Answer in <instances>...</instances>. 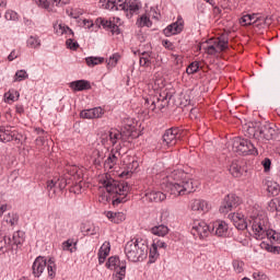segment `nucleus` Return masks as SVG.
<instances>
[{
	"mask_svg": "<svg viewBox=\"0 0 280 280\" xmlns=\"http://www.w3.org/2000/svg\"><path fill=\"white\" fill-rule=\"evenodd\" d=\"M166 189L171 191L173 196H185L187 194H194L200 182L189 177V174L183 170H174L166 176Z\"/></svg>",
	"mask_w": 280,
	"mask_h": 280,
	"instance_id": "nucleus-1",
	"label": "nucleus"
},
{
	"mask_svg": "<svg viewBox=\"0 0 280 280\" xmlns=\"http://www.w3.org/2000/svg\"><path fill=\"white\" fill-rule=\"evenodd\" d=\"M246 220L249 226H252L256 240H265L270 229V222L268 221L266 211L259 205L252 206L247 210Z\"/></svg>",
	"mask_w": 280,
	"mask_h": 280,
	"instance_id": "nucleus-2",
	"label": "nucleus"
},
{
	"mask_svg": "<svg viewBox=\"0 0 280 280\" xmlns=\"http://www.w3.org/2000/svg\"><path fill=\"white\" fill-rule=\"evenodd\" d=\"M136 130L137 127L135 126V121L127 118L124 120L122 130L119 131L117 129H110L102 136V143L105 145V148H108V145L115 148L117 143H130V139H135Z\"/></svg>",
	"mask_w": 280,
	"mask_h": 280,
	"instance_id": "nucleus-3",
	"label": "nucleus"
},
{
	"mask_svg": "<svg viewBox=\"0 0 280 280\" xmlns=\"http://www.w3.org/2000/svg\"><path fill=\"white\" fill-rule=\"evenodd\" d=\"M102 185L108 194L116 195V198L113 200L114 207L121 205V202H128V192L130 191L128 183L115 180L109 175H105V178L102 180Z\"/></svg>",
	"mask_w": 280,
	"mask_h": 280,
	"instance_id": "nucleus-4",
	"label": "nucleus"
},
{
	"mask_svg": "<svg viewBox=\"0 0 280 280\" xmlns=\"http://www.w3.org/2000/svg\"><path fill=\"white\" fill-rule=\"evenodd\" d=\"M125 254L129 261H143L148 257V244L141 238L131 240L125 245Z\"/></svg>",
	"mask_w": 280,
	"mask_h": 280,
	"instance_id": "nucleus-5",
	"label": "nucleus"
},
{
	"mask_svg": "<svg viewBox=\"0 0 280 280\" xmlns=\"http://www.w3.org/2000/svg\"><path fill=\"white\" fill-rule=\"evenodd\" d=\"M201 49H203L205 54H208V56H219V54L229 49V34H222L206 40L201 45Z\"/></svg>",
	"mask_w": 280,
	"mask_h": 280,
	"instance_id": "nucleus-6",
	"label": "nucleus"
},
{
	"mask_svg": "<svg viewBox=\"0 0 280 280\" xmlns=\"http://www.w3.org/2000/svg\"><path fill=\"white\" fill-rule=\"evenodd\" d=\"M47 267L48 277L54 279L56 277V261L54 259H45L43 256H38L35 261L33 262V275L34 277H40Z\"/></svg>",
	"mask_w": 280,
	"mask_h": 280,
	"instance_id": "nucleus-7",
	"label": "nucleus"
},
{
	"mask_svg": "<svg viewBox=\"0 0 280 280\" xmlns=\"http://www.w3.org/2000/svg\"><path fill=\"white\" fill-rule=\"evenodd\" d=\"M108 270H114L113 279L114 280H124L126 279V260H120L117 256H112L105 264Z\"/></svg>",
	"mask_w": 280,
	"mask_h": 280,
	"instance_id": "nucleus-8",
	"label": "nucleus"
},
{
	"mask_svg": "<svg viewBox=\"0 0 280 280\" xmlns=\"http://www.w3.org/2000/svg\"><path fill=\"white\" fill-rule=\"evenodd\" d=\"M233 150L234 152H237V154H243L244 156H248V154H257L255 144H253L250 140L244 138H236L234 140Z\"/></svg>",
	"mask_w": 280,
	"mask_h": 280,
	"instance_id": "nucleus-9",
	"label": "nucleus"
},
{
	"mask_svg": "<svg viewBox=\"0 0 280 280\" xmlns=\"http://www.w3.org/2000/svg\"><path fill=\"white\" fill-rule=\"evenodd\" d=\"M73 183L71 180V177L67 175L60 176L58 179H51L47 182V190L50 198H54L56 196V189H59V191H62L67 187V185H71Z\"/></svg>",
	"mask_w": 280,
	"mask_h": 280,
	"instance_id": "nucleus-10",
	"label": "nucleus"
},
{
	"mask_svg": "<svg viewBox=\"0 0 280 280\" xmlns=\"http://www.w3.org/2000/svg\"><path fill=\"white\" fill-rule=\"evenodd\" d=\"M21 139H23V135L19 133V131L14 129V127H10V126L0 127L1 143H10V141H15V143H21Z\"/></svg>",
	"mask_w": 280,
	"mask_h": 280,
	"instance_id": "nucleus-11",
	"label": "nucleus"
},
{
	"mask_svg": "<svg viewBox=\"0 0 280 280\" xmlns=\"http://www.w3.org/2000/svg\"><path fill=\"white\" fill-rule=\"evenodd\" d=\"M266 237L269 240V243L266 242H261L260 243V248H262V250H267V253H272L273 255H280V246H275V242H279L280 240V234L277 233L273 230H267V234Z\"/></svg>",
	"mask_w": 280,
	"mask_h": 280,
	"instance_id": "nucleus-12",
	"label": "nucleus"
},
{
	"mask_svg": "<svg viewBox=\"0 0 280 280\" xmlns=\"http://www.w3.org/2000/svg\"><path fill=\"white\" fill-rule=\"evenodd\" d=\"M190 233L194 235V237L205 240V237H209V233H211V225L207 224V222L202 220H196L192 222Z\"/></svg>",
	"mask_w": 280,
	"mask_h": 280,
	"instance_id": "nucleus-13",
	"label": "nucleus"
},
{
	"mask_svg": "<svg viewBox=\"0 0 280 280\" xmlns=\"http://www.w3.org/2000/svg\"><path fill=\"white\" fill-rule=\"evenodd\" d=\"M240 206V197L236 195L230 194L224 197L221 207L219 209L220 213H229L233 209Z\"/></svg>",
	"mask_w": 280,
	"mask_h": 280,
	"instance_id": "nucleus-14",
	"label": "nucleus"
},
{
	"mask_svg": "<svg viewBox=\"0 0 280 280\" xmlns=\"http://www.w3.org/2000/svg\"><path fill=\"white\" fill-rule=\"evenodd\" d=\"M162 139L164 145L172 148V145H174L178 141V139H180V129L178 127H172L167 129L164 132Z\"/></svg>",
	"mask_w": 280,
	"mask_h": 280,
	"instance_id": "nucleus-15",
	"label": "nucleus"
},
{
	"mask_svg": "<svg viewBox=\"0 0 280 280\" xmlns=\"http://www.w3.org/2000/svg\"><path fill=\"white\" fill-rule=\"evenodd\" d=\"M116 147L112 149L107 160L104 163L105 170H113L117 162L119 161V156H121V142L115 144Z\"/></svg>",
	"mask_w": 280,
	"mask_h": 280,
	"instance_id": "nucleus-16",
	"label": "nucleus"
},
{
	"mask_svg": "<svg viewBox=\"0 0 280 280\" xmlns=\"http://www.w3.org/2000/svg\"><path fill=\"white\" fill-rule=\"evenodd\" d=\"M275 135H277V131L270 125L258 127L255 133L258 141H271V139H275Z\"/></svg>",
	"mask_w": 280,
	"mask_h": 280,
	"instance_id": "nucleus-17",
	"label": "nucleus"
},
{
	"mask_svg": "<svg viewBox=\"0 0 280 280\" xmlns=\"http://www.w3.org/2000/svg\"><path fill=\"white\" fill-rule=\"evenodd\" d=\"M100 4L105 10H126L128 5V0H100Z\"/></svg>",
	"mask_w": 280,
	"mask_h": 280,
	"instance_id": "nucleus-18",
	"label": "nucleus"
},
{
	"mask_svg": "<svg viewBox=\"0 0 280 280\" xmlns=\"http://www.w3.org/2000/svg\"><path fill=\"white\" fill-rule=\"evenodd\" d=\"M210 233L217 237H226L229 235V224L224 221H215L211 224Z\"/></svg>",
	"mask_w": 280,
	"mask_h": 280,
	"instance_id": "nucleus-19",
	"label": "nucleus"
},
{
	"mask_svg": "<svg viewBox=\"0 0 280 280\" xmlns=\"http://www.w3.org/2000/svg\"><path fill=\"white\" fill-rule=\"evenodd\" d=\"M191 211H197L198 213H209L211 210V205L205 199H192L190 201Z\"/></svg>",
	"mask_w": 280,
	"mask_h": 280,
	"instance_id": "nucleus-20",
	"label": "nucleus"
},
{
	"mask_svg": "<svg viewBox=\"0 0 280 280\" xmlns=\"http://www.w3.org/2000/svg\"><path fill=\"white\" fill-rule=\"evenodd\" d=\"M185 27V22L183 18H178L175 23H172L166 28H164L163 34L166 36H174L176 34H180Z\"/></svg>",
	"mask_w": 280,
	"mask_h": 280,
	"instance_id": "nucleus-21",
	"label": "nucleus"
},
{
	"mask_svg": "<svg viewBox=\"0 0 280 280\" xmlns=\"http://www.w3.org/2000/svg\"><path fill=\"white\" fill-rule=\"evenodd\" d=\"M272 16L255 13L254 27H258V30H266V27H270V25H272Z\"/></svg>",
	"mask_w": 280,
	"mask_h": 280,
	"instance_id": "nucleus-22",
	"label": "nucleus"
},
{
	"mask_svg": "<svg viewBox=\"0 0 280 280\" xmlns=\"http://www.w3.org/2000/svg\"><path fill=\"white\" fill-rule=\"evenodd\" d=\"M63 176H68L71 180H80L82 178V170L77 165H68L66 166Z\"/></svg>",
	"mask_w": 280,
	"mask_h": 280,
	"instance_id": "nucleus-23",
	"label": "nucleus"
},
{
	"mask_svg": "<svg viewBox=\"0 0 280 280\" xmlns=\"http://www.w3.org/2000/svg\"><path fill=\"white\" fill-rule=\"evenodd\" d=\"M35 3L39 7L43 8L44 10H47L48 12H55L54 8L56 5H60L62 3L61 0H34Z\"/></svg>",
	"mask_w": 280,
	"mask_h": 280,
	"instance_id": "nucleus-24",
	"label": "nucleus"
},
{
	"mask_svg": "<svg viewBox=\"0 0 280 280\" xmlns=\"http://www.w3.org/2000/svg\"><path fill=\"white\" fill-rule=\"evenodd\" d=\"M144 197L149 202H163V200H166L167 195L156 190H148Z\"/></svg>",
	"mask_w": 280,
	"mask_h": 280,
	"instance_id": "nucleus-25",
	"label": "nucleus"
},
{
	"mask_svg": "<svg viewBox=\"0 0 280 280\" xmlns=\"http://www.w3.org/2000/svg\"><path fill=\"white\" fill-rule=\"evenodd\" d=\"M153 100H155V108L158 113H161V110L167 106V100H172V96L164 92L160 94V96H153Z\"/></svg>",
	"mask_w": 280,
	"mask_h": 280,
	"instance_id": "nucleus-26",
	"label": "nucleus"
},
{
	"mask_svg": "<svg viewBox=\"0 0 280 280\" xmlns=\"http://www.w3.org/2000/svg\"><path fill=\"white\" fill-rule=\"evenodd\" d=\"M232 220L234 222L235 228L238 231H245V229H248V226H250V224L248 223V221H246L244 219L243 214L240 213H234L232 217Z\"/></svg>",
	"mask_w": 280,
	"mask_h": 280,
	"instance_id": "nucleus-27",
	"label": "nucleus"
},
{
	"mask_svg": "<svg viewBox=\"0 0 280 280\" xmlns=\"http://www.w3.org/2000/svg\"><path fill=\"white\" fill-rule=\"evenodd\" d=\"M107 220H110L114 224H121L126 220V214L124 212H105Z\"/></svg>",
	"mask_w": 280,
	"mask_h": 280,
	"instance_id": "nucleus-28",
	"label": "nucleus"
},
{
	"mask_svg": "<svg viewBox=\"0 0 280 280\" xmlns=\"http://www.w3.org/2000/svg\"><path fill=\"white\" fill-rule=\"evenodd\" d=\"M72 91H89L91 90V82L86 80H78L70 83Z\"/></svg>",
	"mask_w": 280,
	"mask_h": 280,
	"instance_id": "nucleus-29",
	"label": "nucleus"
},
{
	"mask_svg": "<svg viewBox=\"0 0 280 280\" xmlns=\"http://www.w3.org/2000/svg\"><path fill=\"white\" fill-rule=\"evenodd\" d=\"M229 172L234 178H242L244 168H242V165L238 161H233L229 167Z\"/></svg>",
	"mask_w": 280,
	"mask_h": 280,
	"instance_id": "nucleus-30",
	"label": "nucleus"
},
{
	"mask_svg": "<svg viewBox=\"0 0 280 280\" xmlns=\"http://www.w3.org/2000/svg\"><path fill=\"white\" fill-rule=\"evenodd\" d=\"M110 255V243H104L98 250V264L102 266L106 261V257Z\"/></svg>",
	"mask_w": 280,
	"mask_h": 280,
	"instance_id": "nucleus-31",
	"label": "nucleus"
},
{
	"mask_svg": "<svg viewBox=\"0 0 280 280\" xmlns=\"http://www.w3.org/2000/svg\"><path fill=\"white\" fill-rule=\"evenodd\" d=\"M139 10H141V4L139 3V1L133 0L127 2L125 12H129L130 16H132V14H137Z\"/></svg>",
	"mask_w": 280,
	"mask_h": 280,
	"instance_id": "nucleus-32",
	"label": "nucleus"
},
{
	"mask_svg": "<svg viewBox=\"0 0 280 280\" xmlns=\"http://www.w3.org/2000/svg\"><path fill=\"white\" fill-rule=\"evenodd\" d=\"M153 235H158L159 237H165L170 233V229L166 225H158L152 228Z\"/></svg>",
	"mask_w": 280,
	"mask_h": 280,
	"instance_id": "nucleus-33",
	"label": "nucleus"
},
{
	"mask_svg": "<svg viewBox=\"0 0 280 280\" xmlns=\"http://www.w3.org/2000/svg\"><path fill=\"white\" fill-rule=\"evenodd\" d=\"M26 45L31 49H38V47H40V38L37 35H31L26 42Z\"/></svg>",
	"mask_w": 280,
	"mask_h": 280,
	"instance_id": "nucleus-34",
	"label": "nucleus"
},
{
	"mask_svg": "<svg viewBox=\"0 0 280 280\" xmlns=\"http://www.w3.org/2000/svg\"><path fill=\"white\" fill-rule=\"evenodd\" d=\"M144 108H148V110H151V113L159 114L154 96L144 98Z\"/></svg>",
	"mask_w": 280,
	"mask_h": 280,
	"instance_id": "nucleus-35",
	"label": "nucleus"
},
{
	"mask_svg": "<svg viewBox=\"0 0 280 280\" xmlns=\"http://www.w3.org/2000/svg\"><path fill=\"white\" fill-rule=\"evenodd\" d=\"M12 240H13V244H15L16 246L21 245L23 244V242H25V233L23 231L14 232Z\"/></svg>",
	"mask_w": 280,
	"mask_h": 280,
	"instance_id": "nucleus-36",
	"label": "nucleus"
},
{
	"mask_svg": "<svg viewBox=\"0 0 280 280\" xmlns=\"http://www.w3.org/2000/svg\"><path fill=\"white\" fill-rule=\"evenodd\" d=\"M255 23V13L254 14H245L240 19V24L243 26L254 25Z\"/></svg>",
	"mask_w": 280,
	"mask_h": 280,
	"instance_id": "nucleus-37",
	"label": "nucleus"
},
{
	"mask_svg": "<svg viewBox=\"0 0 280 280\" xmlns=\"http://www.w3.org/2000/svg\"><path fill=\"white\" fill-rule=\"evenodd\" d=\"M95 25L98 27H103L104 30H110V26L113 25V21L106 20L105 18H97L95 20Z\"/></svg>",
	"mask_w": 280,
	"mask_h": 280,
	"instance_id": "nucleus-38",
	"label": "nucleus"
},
{
	"mask_svg": "<svg viewBox=\"0 0 280 280\" xmlns=\"http://www.w3.org/2000/svg\"><path fill=\"white\" fill-rule=\"evenodd\" d=\"M85 62L88 67H97V65H102L104 62V58L102 57H86Z\"/></svg>",
	"mask_w": 280,
	"mask_h": 280,
	"instance_id": "nucleus-39",
	"label": "nucleus"
},
{
	"mask_svg": "<svg viewBox=\"0 0 280 280\" xmlns=\"http://www.w3.org/2000/svg\"><path fill=\"white\" fill-rule=\"evenodd\" d=\"M137 25L138 27H152V21L144 14L138 19Z\"/></svg>",
	"mask_w": 280,
	"mask_h": 280,
	"instance_id": "nucleus-40",
	"label": "nucleus"
},
{
	"mask_svg": "<svg viewBox=\"0 0 280 280\" xmlns=\"http://www.w3.org/2000/svg\"><path fill=\"white\" fill-rule=\"evenodd\" d=\"M4 221L7 224H10V226H16V224H19V214L9 213L4 217Z\"/></svg>",
	"mask_w": 280,
	"mask_h": 280,
	"instance_id": "nucleus-41",
	"label": "nucleus"
},
{
	"mask_svg": "<svg viewBox=\"0 0 280 280\" xmlns=\"http://www.w3.org/2000/svg\"><path fill=\"white\" fill-rule=\"evenodd\" d=\"M200 69V62L198 61H192L186 69V73L188 75H194V73H198Z\"/></svg>",
	"mask_w": 280,
	"mask_h": 280,
	"instance_id": "nucleus-42",
	"label": "nucleus"
},
{
	"mask_svg": "<svg viewBox=\"0 0 280 280\" xmlns=\"http://www.w3.org/2000/svg\"><path fill=\"white\" fill-rule=\"evenodd\" d=\"M150 65H152L150 52H142L140 57V67H150Z\"/></svg>",
	"mask_w": 280,
	"mask_h": 280,
	"instance_id": "nucleus-43",
	"label": "nucleus"
},
{
	"mask_svg": "<svg viewBox=\"0 0 280 280\" xmlns=\"http://www.w3.org/2000/svg\"><path fill=\"white\" fill-rule=\"evenodd\" d=\"M27 78H30V74H27V71L18 70L14 75V82H23V80H27Z\"/></svg>",
	"mask_w": 280,
	"mask_h": 280,
	"instance_id": "nucleus-44",
	"label": "nucleus"
},
{
	"mask_svg": "<svg viewBox=\"0 0 280 280\" xmlns=\"http://www.w3.org/2000/svg\"><path fill=\"white\" fill-rule=\"evenodd\" d=\"M149 257H150L151 264L154 262L156 257H159V247H156V243L152 244L150 252H149Z\"/></svg>",
	"mask_w": 280,
	"mask_h": 280,
	"instance_id": "nucleus-45",
	"label": "nucleus"
},
{
	"mask_svg": "<svg viewBox=\"0 0 280 280\" xmlns=\"http://www.w3.org/2000/svg\"><path fill=\"white\" fill-rule=\"evenodd\" d=\"M119 54H114L109 60L107 61V67L108 69H113V67H116L117 66V62H119Z\"/></svg>",
	"mask_w": 280,
	"mask_h": 280,
	"instance_id": "nucleus-46",
	"label": "nucleus"
},
{
	"mask_svg": "<svg viewBox=\"0 0 280 280\" xmlns=\"http://www.w3.org/2000/svg\"><path fill=\"white\" fill-rule=\"evenodd\" d=\"M233 268H234L235 272H237V275H242V272H244V261L234 260Z\"/></svg>",
	"mask_w": 280,
	"mask_h": 280,
	"instance_id": "nucleus-47",
	"label": "nucleus"
},
{
	"mask_svg": "<svg viewBox=\"0 0 280 280\" xmlns=\"http://www.w3.org/2000/svg\"><path fill=\"white\" fill-rule=\"evenodd\" d=\"M66 45L68 49H72V51H77V49L80 47V44L74 42L72 38L67 39Z\"/></svg>",
	"mask_w": 280,
	"mask_h": 280,
	"instance_id": "nucleus-48",
	"label": "nucleus"
},
{
	"mask_svg": "<svg viewBox=\"0 0 280 280\" xmlns=\"http://www.w3.org/2000/svg\"><path fill=\"white\" fill-rule=\"evenodd\" d=\"M82 119H94L93 109H84L80 113Z\"/></svg>",
	"mask_w": 280,
	"mask_h": 280,
	"instance_id": "nucleus-49",
	"label": "nucleus"
},
{
	"mask_svg": "<svg viewBox=\"0 0 280 280\" xmlns=\"http://www.w3.org/2000/svg\"><path fill=\"white\" fill-rule=\"evenodd\" d=\"M173 58L174 65H176L177 69H180L183 67V56L180 55H171Z\"/></svg>",
	"mask_w": 280,
	"mask_h": 280,
	"instance_id": "nucleus-50",
	"label": "nucleus"
},
{
	"mask_svg": "<svg viewBox=\"0 0 280 280\" xmlns=\"http://www.w3.org/2000/svg\"><path fill=\"white\" fill-rule=\"evenodd\" d=\"M277 205H279V199H273L271 201H269V211H271V213H275V211H280L279 207H277Z\"/></svg>",
	"mask_w": 280,
	"mask_h": 280,
	"instance_id": "nucleus-51",
	"label": "nucleus"
},
{
	"mask_svg": "<svg viewBox=\"0 0 280 280\" xmlns=\"http://www.w3.org/2000/svg\"><path fill=\"white\" fill-rule=\"evenodd\" d=\"M92 114L94 119H100L104 115V109L102 107H94L92 108Z\"/></svg>",
	"mask_w": 280,
	"mask_h": 280,
	"instance_id": "nucleus-52",
	"label": "nucleus"
},
{
	"mask_svg": "<svg viewBox=\"0 0 280 280\" xmlns=\"http://www.w3.org/2000/svg\"><path fill=\"white\" fill-rule=\"evenodd\" d=\"M268 191L270 194H273L275 196H277V194H279V191H280V186L277 183H273L268 186Z\"/></svg>",
	"mask_w": 280,
	"mask_h": 280,
	"instance_id": "nucleus-53",
	"label": "nucleus"
},
{
	"mask_svg": "<svg viewBox=\"0 0 280 280\" xmlns=\"http://www.w3.org/2000/svg\"><path fill=\"white\" fill-rule=\"evenodd\" d=\"M4 19H7V21H16L18 14L14 11H7L4 14Z\"/></svg>",
	"mask_w": 280,
	"mask_h": 280,
	"instance_id": "nucleus-54",
	"label": "nucleus"
},
{
	"mask_svg": "<svg viewBox=\"0 0 280 280\" xmlns=\"http://www.w3.org/2000/svg\"><path fill=\"white\" fill-rule=\"evenodd\" d=\"M253 279H255V280H268V276H266L264 272L255 271L253 273Z\"/></svg>",
	"mask_w": 280,
	"mask_h": 280,
	"instance_id": "nucleus-55",
	"label": "nucleus"
},
{
	"mask_svg": "<svg viewBox=\"0 0 280 280\" xmlns=\"http://www.w3.org/2000/svg\"><path fill=\"white\" fill-rule=\"evenodd\" d=\"M94 156H97L94 159V165H102V161H104V158L101 155L100 151H94Z\"/></svg>",
	"mask_w": 280,
	"mask_h": 280,
	"instance_id": "nucleus-56",
	"label": "nucleus"
},
{
	"mask_svg": "<svg viewBox=\"0 0 280 280\" xmlns=\"http://www.w3.org/2000/svg\"><path fill=\"white\" fill-rule=\"evenodd\" d=\"M261 165L264 166L265 172H270V165H272V161H270V159L266 158L261 162Z\"/></svg>",
	"mask_w": 280,
	"mask_h": 280,
	"instance_id": "nucleus-57",
	"label": "nucleus"
},
{
	"mask_svg": "<svg viewBox=\"0 0 280 280\" xmlns=\"http://www.w3.org/2000/svg\"><path fill=\"white\" fill-rule=\"evenodd\" d=\"M59 30L61 31V34L73 35V31L71 28H69V26H62V24H59Z\"/></svg>",
	"mask_w": 280,
	"mask_h": 280,
	"instance_id": "nucleus-58",
	"label": "nucleus"
},
{
	"mask_svg": "<svg viewBox=\"0 0 280 280\" xmlns=\"http://www.w3.org/2000/svg\"><path fill=\"white\" fill-rule=\"evenodd\" d=\"M67 14H69V16H71L72 19H80V14H82L81 12H77L73 9H71L70 11L67 10Z\"/></svg>",
	"mask_w": 280,
	"mask_h": 280,
	"instance_id": "nucleus-59",
	"label": "nucleus"
},
{
	"mask_svg": "<svg viewBox=\"0 0 280 280\" xmlns=\"http://www.w3.org/2000/svg\"><path fill=\"white\" fill-rule=\"evenodd\" d=\"M109 31L112 32V34H120L119 32V26L115 23L112 22V25L109 26Z\"/></svg>",
	"mask_w": 280,
	"mask_h": 280,
	"instance_id": "nucleus-60",
	"label": "nucleus"
},
{
	"mask_svg": "<svg viewBox=\"0 0 280 280\" xmlns=\"http://www.w3.org/2000/svg\"><path fill=\"white\" fill-rule=\"evenodd\" d=\"M163 47H165V49H170L172 51V49H174V44L167 39H164L162 42Z\"/></svg>",
	"mask_w": 280,
	"mask_h": 280,
	"instance_id": "nucleus-61",
	"label": "nucleus"
},
{
	"mask_svg": "<svg viewBox=\"0 0 280 280\" xmlns=\"http://www.w3.org/2000/svg\"><path fill=\"white\" fill-rule=\"evenodd\" d=\"M247 132L249 137H254V139H257V136H255V133L257 132V129H255V127H248Z\"/></svg>",
	"mask_w": 280,
	"mask_h": 280,
	"instance_id": "nucleus-62",
	"label": "nucleus"
},
{
	"mask_svg": "<svg viewBox=\"0 0 280 280\" xmlns=\"http://www.w3.org/2000/svg\"><path fill=\"white\" fill-rule=\"evenodd\" d=\"M119 176L120 178H130V176H132V171H124Z\"/></svg>",
	"mask_w": 280,
	"mask_h": 280,
	"instance_id": "nucleus-63",
	"label": "nucleus"
},
{
	"mask_svg": "<svg viewBox=\"0 0 280 280\" xmlns=\"http://www.w3.org/2000/svg\"><path fill=\"white\" fill-rule=\"evenodd\" d=\"M84 27H88V30H91L93 27V22L91 20H83Z\"/></svg>",
	"mask_w": 280,
	"mask_h": 280,
	"instance_id": "nucleus-64",
	"label": "nucleus"
}]
</instances>
